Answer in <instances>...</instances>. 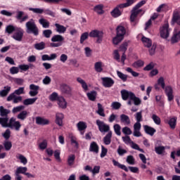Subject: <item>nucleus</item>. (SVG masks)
<instances>
[{"label": "nucleus", "instance_id": "obj_7", "mask_svg": "<svg viewBox=\"0 0 180 180\" xmlns=\"http://www.w3.org/2000/svg\"><path fill=\"white\" fill-rule=\"evenodd\" d=\"M117 35L124 39V36H130V30L122 25H118L116 28Z\"/></svg>", "mask_w": 180, "mask_h": 180}, {"label": "nucleus", "instance_id": "obj_16", "mask_svg": "<svg viewBox=\"0 0 180 180\" xmlns=\"http://www.w3.org/2000/svg\"><path fill=\"white\" fill-rule=\"evenodd\" d=\"M60 90L63 94H65L66 95H71L72 92L71 86L66 84H63L60 85Z\"/></svg>", "mask_w": 180, "mask_h": 180}, {"label": "nucleus", "instance_id": "obj_28", "mask_svg": "<svg viewBox=\"0 0 180 180\" xmlns=\"http://www.w3.org/2000/svg\"><path fill=\"white\" fill-rule=\"evenodd\" d=\"M112 163L115 167H118L120 169H123L125 172H129V169L126 165L120 164L119 162L116 161L115 160H112Z\"/></svg>", "mask_w": 180, "mask_h": 180}, {"label": "nucleus", "instance_id": "obj_30", "mask_svg": "<svg viewBox=\"0 0 180 180\" xmlns=\"http://www.w3.org/2000/svg\"><path fill=\"white\" fill-rule=\"evenodd\" d=\"M96 95H98V93L96 91H92L90 93H87V98H89V101L95 102L96 101Z\"/></svg>", "mask_w": 180, "mask_h": 180}, {"label": "nucleus", "instance_id": "obj_56", "mask_svg": "<svg viewBox=\"0 0 180 180\" xmlns=\"http://www.w3.org/2000/svg\"><path fill=\"white\" fill-rule=\"evenodd\" d=\"M2 136L5 140L8 141V139H11V129H7L3 134Z\"/></svg>", "mask_w": 180, "mask_h": 180}, {"label": "nucleus", "instance_id": "obj_44", "mask_svg": "<svg viewBox=\"0 0 180 180\" xmlns=\"http://www.w3.org/2000/svg\"><path fill=\"white\" fill-rule=\"evenodd\" d=\"M3 146L6 151H10L11 148H12V142L11 141H6L4 142Z\"/></svg>", "mask_w": 180, "mask_h": 180}, {"label": "nucleus", "instance_id": "obj_42", "mask_svg": "<svg viewBox=\"0 0 180 180\" xmlns=\"http://www.w3.org/2000/svg\"><path fill=\"white\" fill-rule=\"evenodd\" d=\"M16 28L15 26L12 25H9L6 27V33H8V34H12L13 32H16Z\"/></svg>", "mask_w": 180, "mask_h": 180}, {"label": "nucleus", "instance_id": "obj_10", "mask_svg": "<svg viewBox=\"0 0 180 180\" xmlns=\"http://www.w3.org/2000/svg\"><path fill=\"white\" fill-rule=\"evenodd\" d=\"M23 30L21 28H16L15 32L13 34L12 37L17 41H22L23 39Z\"/></svg>", "mask_w": 180, "mask_h": 180}, {"label": "nucleus", "instance_id": "obj_11", "mask_svg": "<svg viewBox=\"0 0 180 180\" xmlns=\"http://www.w3.org/2000/svg\"><path fill=\"white\" fill-rule=\"evenodd\" d=\"M63 120H64V114L63 112H56L55 116V123L60 127H63Z\"/></svg>", "mask_w": 180, "mask_h": 180}, {"label": "nucleus", "instance_id": "obj_22", "mask_svg": "<svg viewBox=\"0 0 180 180\" xmlns=\"http://www.w3.org/2000/svg\"><path fill=\"white\" fill-rule=\"evenodd\" d=\"M120 122L121 123H123L125 124V126H129L130 124V117L128 115H126L125 114H122L120 115Z\"/></svg>", "mask_w": 180, "mask_h": 180}, {"label": "nucleus", "instance_id": "obj_9", "mask_svg": "<svg viewBox=\"0 0 180 180\" xmlns=\"http://www.w3.org/2000/svg\"><path fill=\"white\" fill-rule=\"evenodd\" d=\"M171 23H172V25H175V23H176V25L180 26V11H179V10L175 9L173 11Z\"/></svg>", "mask_w": 180, "mask_h": 180}, {"label": "nucleus", "instance_id": "obj_47", "mask_svg": "<svg viewBox=\"0 0 180 180\" xmlns=\"http://www.w3.org/2000/svg\"><path fill=\"white\" fill-rule=\"evenodd\" d=\"M88 37H89V33L86 32L82 33L80 37V44H84V41H85V40H87Z\"/></svg>", "mask_w": 180, "mask_h": 180}, {"label": "nucleus", "instance_id": "obj_41", "mask_svg": "<svg viewBox=\"0 0 180 180\" xmlns=\"http://www.w3.org/2000/svg\"><path fill=\"white\" fill-rule=\"evenodd\" d=\"M143 66H144V61L141 60H138L135 61L134 63H132V67H134V68H141V67H143Z\"/></svg>", "mask_w": 180, "mask_h": 180}, {"label": "nucleus", "instance_id": "obj_6", "mask_svg": "<svg viewBox=\"0 0 180 180\" xmlns=\"http://www.w3.org/2000/svg\"><path fill=\"white\" fill-rule=\"evenodd\" d=\"M89 37L96 38V43H102L103 32L98 30H91L89 32Z\"/></svg>", "mask_w": 180, "mask_h": 180}, {"label": "nucleus", "instance_id": "obj_35", "mask_svg": "<svg viewBox=\"0 0 180 180\" xmlns=\"http://www.w3.org/2000/svg\"><path fill=\"white\" fill-rule=\"evenodd\" d=\"M39 23H40L44 29H49V27H50V22L44 18L39 19Z\"/></svg>", "mask_w": 180, "mask_h": 180}, {"label": "nucleus", "instance_id": "obj_58", "mask_svg": "<svg viewBox=\"0 0 180 180\" xmlns=\"http://www.w3.org/2000/svg\"><path fill=\"white\" fill-rule=\"evenodd\" d=\"M17 158H18L19 160H20L21 164H23L24 165H26L27 164V159L23 155H18V157L17 156Z\"/></svg>", "mask_w": 180, "mask_h": 180}, {"label": "nucleus", "instance_id": "obj_38", "mask_svg": "<svg viewBox=\"0 0 180 180\" xmlns=\"http://www.w3.org/2000/svg\"><path fill=\"white\" fill-rule=\"evenodd\" d=\"M37 101V98H27L23 101V105L25 106H28V105H33L34 102Z\"/></svg>", "mask_w": 180, "mask_h": 180}, {"label": "nucleus", "instance_id": "obj_29", "mask_svg": "<svg viewBox=\"0 0 180 180\" xmlns=\"http://www.w3.org/2000/svg\"><path fill=\"white\" fill-rule=\"evenodd\" d=\"M97 106H98V110H97L98 115H99V116H102V117H105L106 115H105V109H103V106L102 105V104L98 103L97 104Z\"/></svg>", "mask_w": 180, "mask_h": 180}, {"label": "nucleus", "instance_id": "obj_50", "mask_svg": "<svg viewBox=\"0 0 180 180\" xmlns=\"http://www.w3.org/2000/svg\"><path fill=\"white\" fill-rule=\"evenodd\" d=\"M122 127L119 125V124H115L114 125V131L117 136H122V132L120 131Z\"/></svg>", "mask_w": 180, "mask_h": 180}, {"label": "nucleus", "instance_id": "obj_13", "mask_svg": "<svg viewBox=\"0 0 180 180\" xmlns=\"http://www.w3.org/2000/svg\"><path fill=\"white\" fill-rule=\"evenodd\" d=\"M11 101H13V103H19V102H22V98L20 96H16L15 94H11L7 97V102H11Z\"/></svg>", "mask_w": 180, "mask_h": 180}, {"label": "nucleus", "instance_id": "obj_34", "mask_svg": "<svg viewBox=\"0 0 180 180\" xmlns=\"http://www.w3.org/2000/svg\"><path fill=\"white\" fill-rule=\"evenodd\" d=\"M176 120H177V118L176 117H174L172 118H170L168 121L169 126L173 130H174V129H175V127H176Z\"/></svg>", "mask_w": 180, "mask_h": 180}, {"label": "nucleus", "instance_id": "obj_37", "mask_svg": "<svg viewBox=\"0 0 180 180\" xmlns=\"http://www.w3.org/2000/svg\"><path fill=\"white\" fill-rule=\"evenodd\" d=\"M55 26L58 33H65V32L67 31V28L64 27V25L56 23L55 24Z\"/></svg>", "mask_w": 180, "mask_h": 180}, {"label": "nucleus", "instance_id": "obj_18", "mask_svg": "<svg viewBox=\"0 0 180 180\" xmlns=\"http://www.w3.org/2000/svg\"><path fill=\"white\" fill-rule=\"evenodd\" d=\"M89 151L90 153H94V154L99 153V146H98V143L96 142L93 141L91 143Z\"/></svg>", "mask_w": 180, "mask_h": 180}, {"label": "nucleus", "instance_id": "obj_1", "mask_svg": "<svg viewBox=\"0 0 180 180\" xmlns=\"http://www.w3.org/2000/svg\"><path fill=\"white\" fill-rule=\"evenodd\" d=\"M0 124H1L2 127L14 128L16 131H19L20 127H22L20 122L16 121L15 117H11L10 120L9 118H0Z\"/></svg>", "mask_w": 180, "mask_h": 180}, {"label": "nucleus", "instance_id": "obj_43", "mask_svg": "<svg viewBox=\"0 0 180 180\" xmlns=\"http://www.w3.org/2000/svg\"><path fill=\"white\" fill-rule=\"evenodd\" d=\"M77 127L79 131H83L86 129L87 126H86V124H85V122L80 121L77 123Z\"/></svg>", "mask_w": 180, "mask_h": 180}, {"label": "nucleus", "instance_id": "obj_15", "mask_svg": "<svg viewBox=\"0 0 180 180\" xmlns=\"http://www.w3.org/2000/svg\"><path fill=\"white\" fill-rule=\"evenodd\" d=\"M134 95V93L131 91H129L126 89H123L121 91V96L123 101H127V99H131V96Z\"/></svg>", "mask_w": 180, "mask_h": 180}, {"label": "nucleus", "instance_id": "obj_19", "mask_svg": "<svg viewBox=\"0 0 180 180\" xmlns=\"http://www.w3.org/2000/svg\"><path fill=\"white\" fill-rule=\"evenodd\" d=\"M27 172V167H19L17 168L15 171V178H18V176H22L20 174H22L23 175L26 174V172Z\"/></svg>", "mask_w": 180, "mask_h": 180}, {"label": "nucleus", "instance_id": "obj_51", "mask_svg": "<svg viewBox=\"0 0 180 180\" xmlns=\"http://www.w3.org/2000/svg\"><path fill=\"white\" fill-rule=\"evenodd\" d=\"M22 110H25V106L19 105L17 107H14L12 110V112L13 113H19V112H22Z\"/></svg>", "mask_w": 180, "mask_h": 180}, {"label": "nucleus", "instance_id": "obj_40", "mask_svg": "<svg viewBox=\"0 0 180 180\" xmlns=\"http://www.w3.org/2000/svg\"><path fill=\"white\" fill-rule=\"evenodd\" d=\"M94 70L96 72H102L103 71V68H102V62H96L94 64Z\"/></svg>", "mask_w": 180, "mask_h": 180}, {"label": "nucleus", "instance_id": "obj_12", "mask_svg": "<svg viewBox=\"0 0 180 180\" xmlns=\"http://www.w3.org/2000/svg\"><path fill=\"white\" fill-rule=\"evenodd\" d=\"M101 81H103V85L105 88H110L115 84V81L110 77H102Z\"/></svg>", "mask_w": 180, "mask_h": 180}, {"label": "nucleus", "instance_id": "obj_52", "mask_svg": "<svg viewBox=\"0 0 180 180\" xmlns=\"http://www.w3.org/2000/svg\"><path fill=\"white\" fill-rule=\"evenodd\" d=\"M123 39L122 37H120L119 35H116L113 39H112V43L113 44L117 45L119 43H120Z\"/></svg>", "mask_w": 180, "mask_h": 180}, {"label": "nucleus", "instance_id": "obj_27", "mask_svg": "<svg viewBox=\"0 0 180 180\" xmlns=\"http://www.w3.org/2000/svg\"><path fill=\"white\" fill-rule=\"evenodd\" d=\"M77 82L82 85V89H84V92H86L88 91V84H86V82L85 80L82 79L81 77L77 78Z\"/></svg>", "mask_w": 180, "mask_h": 180}, {"label": "nucleus", "instance_id": "obj_46", "mask_svg": "<svg viewBox=\"0 0 180 180\" xmlns=\"http://www.w3.org/2000/svg\"><path fill=\"white\" fill-rule=\"evenodd\" d=\"M134 4V0H127L126 3L120 4L121 8H129V6H131Z\"/></svg>", "mask_w": 180, "mask_h": 180}, {"label": "nucleus", "instance_id": "obj_63", "mask_svg": "<svg viewBox=\"0 0 180 180\" xmlns=\"http://www.w3.org/2000/svg\"><path fill=\"white\" fill-rule=\"evenodd\" d=\"M29 11H31L32 12H34V13H39L41 14L44 12V10L42 8H30Z\"/></svg>", "mask_w": 180, "mask_h": 180}, {"label": "nucleus", "instance_id": "obj_23", "mask_svg": "<svg viewBox=\"0 0 180 180\" xmlns=\"http://www.w3.org/2000/svg\"><path fill=\"white\" fill-rule=\"evenodd\" d=\"M143 129H144L145 133H146V134H149V136H153L157 131V130H155V129H154L153 127H151L148 125H144Z\"/></svg>", "mask_w": 180, "mask_h": 180}, {"label": "nucleus", "instance_id": "obj_17", "mask_svg": "<svg viewBox=\"0 0 180 180\" xmlns=\"http://www.w3.org/2000/svg\"><path fill=\"white\" fill-rule=\"evenodd\" d=\"M11 113V110L6 109L4 106H0V119H9L8 115Z\"/></svg>", "mask_w": 180, "mask_h": 180}, {"label": "nucleus", "instance_id": "obj_60", "mask_svg": "<svg viewBox=\"0 0 180 180\" xmlns=\"http://www.w3.org/2000/svg\"><path fill=\"white\" fill-rule=\"evenodd\" d=\"M122 133L126 134V136H130L133 131H131V129L129 127H125L122 128Z\"/></svg>", "mask_w": 180, "mask_h": 180}, {"label": "nucleus", "instance_id": "obj_55", "mask_svg": "<svg viewBox=\"0 0 180 180\" xmlns=\"http://www.w3.org/2000/svg\"><path fill=\"white\" fill-rule=\"evenodd\" d=\"M58 98H60V97H58V94H57L56 92L52 93L49 96V99L50 101H51V102L58 101Z\"/></svg>", "mask_w": 180, "mask_h": 180}, {"label": "nucleus", "instance_id": "obj_49", "mask_svg": "<svg viewBox=\"0 0 180 180\" xmlns=\"http://www.w3.org/2000/svg\"><path fill=\"white\" fill-rule=\"evenodd\" d=\"M117 77H119L120 78V79H122V81H123V82H126V81H127V75L123 74V72L117 70Z\"/></svg>", "mask_w": 180, "mask_h": 180}, {"label": "nucleus", "instance_id": "obj_3", "mask_svg": "<svg viewBox=\"0 0 180 180\" xmlns=\"http://www.w3.org/2000/svg\"><path fill=\"white\" fill-rule=\"evenodd\" d=\"M158 85L161 86L162 89H165V94L166 96H167L168 102H172L174 101V89L171 86H165V81L164 80V77H160L158 79Z\"/></svg>", "mask_w": 180, "mask_h": 180}, {"label": "nucleus", "instance_id": "obj_21", "mask_svg": "<svg viewBox=\"0 0 180 180\" xmlns=\"http://www.w3.org/2000/svg\"><path fill=\"white\" fill-rule=\"evenodd\" d=\"M36 123H37V124H39L41 126H46V124H49V123H50V121H49V120L44 119L41 117H36Z\"/></svg>", "mask_w": 180, "mask_h": 180}, {"label": "nucleus", "instance_id": "obj_25", "mask_svg": "<svg viewBox=\"0 0 180 180\" xmlns=\"http://www.w3.org/2000/svg\"><path fill=\"white\" fill-rule=\"evenodd\" d=\"M9 92H11V86H4V89L0 91V97L5 98L6 96H8Z\"/></svg>", "mask_w": 180, "mask_h": 180}, {"label": "nucleus", "instance_id": "obj_57", "mask_svg": "<svg viewBox=\"0 0 180 180\" xmlns=\"http://www.w3.org/2000/svg\"><path fill=\"white\" fill-rule=\"evenodd\" d=\"M154 67H155V64L153 62H150L143 68V71H151Z\"/></svg>", "mask_w": 180, "mask_h": 180}, {"label": "nucleus", "instance_id": "obj_59", "mask_svg": "<svg viewBox=\"0 0 180 180\" xmlns=\"http://www.w3.org/2000/svg\"><path fill=\"white\" fill-rule=\"evenodd\" d=\"M30 67H33V65H20L18 66V68H20V70H21L22 71H27L29 68H30Z\"/></svg>", "mask_w": 180, "mask_h": 180}, {"label": "nucleus", "instance_id": "obj_54", "mask_svg": "<svg viewBox=\"0 0 180 180\" xmlns=\"http://www.w3.org/2000/svg\"><path fill=\"white\" fill-rule=\"evenodd\" d=\"M152 119L154 123H155V124H158V125L161 124V118H160V117H158L157 115L153 114L152 115Z\"/></svg>", "mask_w": 180, "mask_h": 180}, {"label": "nucleus", "instance_id": "obj_20", "mask_svg": "<svg viewBox=\"0 0 180 180\" xmlns=\"http://www.w3.org/2000/svg\"><path fill=\"white\" fill-rule=\"evenodd\" d=\"M103 141L105 146H109L112 143V131L108 132V134L103 137Z\"/></svg>", "mask_w": 180, "mask_h": 180}, {"label": "nucleus", "instance_id": "obj_48", "mask_svg": "<svg viewBox=\"0 0 180 180\" xmlns=\"http://www.w3.org/2000/svg\"><path fill=\"white\" fill-rule=\"evenodd\" d=\"M34 48L36 49V50H44V49H46V44L43 41L35 44Z\"/></svg>", "mask_w": 180, "mask_h": 180}, {"label": "nucleus", "instance_id": "obj_61", "mask_svg": "<svg viewBox=\"0 0 180 180\" xmlns=\"http://www.w3.org/2000/svg\"><path fill=\"white\" fill-rule=\"evenodd\" d=\"M126 71H127V72H129L130 74H131L132 77H139V75H140V74H139V72H134V71L133 70V69H131V68H127L126 69Z\"/></svg>", "mask_w": 180, "mask_h": 180}, {"label": "nucleus", "instance_id": "obj_39", "mask_svg": "<svg viewBox=\"0 0 180 180\" xmlns=\"http://www.w3.org/2000/svg\"><path fill=\"white\" fill-rule=\"evenodd\" d=\"M156 154L161 155L165 153V146H156L155 147Z\"/></svg>", "mask_w": 180, "mask_h": 180}, {"label": "nucleus", "instance_id": "obj_64", "mask_svg": "<svg viewBox=\"0 0 180 180\" xmlns=\"http://www.w3.org/2000/svg\"><path fill=\"white\" fill-rule=\"evenodd\" d=\"M39 148L40 150H46L47 148V141L44 140L41 143H39Z\"/></svg>", "mask_w": 180, "mask_h": 180}, {"label": "nucleus", "instance_id": "obj_5", "mask_svg": "<svg viewBox=\"0 0 180 180\" xmlns=\"http://www.w3.org/2000/svg\"><path fill=\"white\" fill-rule=\"evenodd\" d=\"M96 124L98 126V130L101 131V133H109V131H110V126L105 123V122L97 120L96 121Z\"/></svg>", "mask_w": 180, "mask_h": 180}, {"label": "nucleus", "instance_id": "obj_26", "mask_svg": "<svg viewBox=\"0 0 180 180\" xmlns=\"http://www.w3.org/2000/svg\"><path fill=\"white\" fill-rule=\"evenodd\" d=\"M141 41L142 43H143L145 47H148V49H150V47L153 46V41H151V39L146 37H142Z\"/></svg>", "mask_w": 180, "mask_h": 180}, {"label": "nucleus", "instance_id": "obj_45", "mask_svg": "<svg viewBox=\"0 0 180 180\" xmlns=\"http://www.w3.org/2000/svg\"><path fill=\"white\" fill-rule=\"evenodd\" d=\"M74 162H75V155H69L68 158V165L72 167V165H74Z\"/></svg>", "mask_w": 180, "mask_h": 180}, {"label": "nucleus", "instance_id": "obj_62", "mask_svg": "<svg viewBox=\"0 0 180 180\" xmlns=\"http://www.w3.org/2000/svg\"><path fill=\"white\" fill-rule=\"evenodd\" d=\"M127 162L130 165H134V162H135L134 157H133V155L127 156Z\"/></svg>", "mask_w": 180, "mask_h": 180}, {"label": "nucleus", "instance_id": "obj_53", "mask_svg": "<svg viewBox=\"0 0 180 180\" xmlns=\"http://www.w3.org/2000/svg\"><path fill=\"white\" fill-rule=\"evenodd\" d=\"M42 34L46 39H50L51 34H53V31L51 30H45L43 31Z\"/></svg>", "mask_w": 180, "mask_h": 180}, {"label": "nucleus", "instance_id": "obj_24", "mask_svg": "<svg viewBox=\"0 0 180 180\" xmlns=\"http://www.w3.org/2000/svg\"><path fill=\"white\" fill-rule=\"evenodd\" d=\"M58 105L61 109H65L67 108V101L64 97H60L58 98Z\"/></svg>", "mask_w": 180, "mask_h": 180}, {"label": "nucleus", "instance_id": "obj_31", "mask_svg": "<svg viewBox=\"0 0 180 180\" xmlns=\"http://www.w3.org/2000/svg\"><path fill=\"white\" fill-rule=\"evenodd\" d=\"M94 12H96L98 15H103V5L98 4L97 6H95L94 8Z\"/></svg>", "mask_w": 180, "mask_h": 180}, {"label": "nucleus", "instance_id": "obj_8", "mask_svg": "<svg viewBox=\"0 0 180 180\" xmlns=\"http://www.w3.org/2000/svg\"><path fill=\"white\" fill-rule=\"evenodd\" d=\"M160 37L162 39H168L169 37V24L168 22L164 24L160 28Z\"/></svg>", "mask_w": 180, "mask_h": 180}, {"label": "nucleus", "instance_id": "obj_2", "mask_svg": "<svg viewBox=\"0 0 180 180\" xmlns=\"http://www.w3.org/2000/svg\"><path fill=\"white\" fill-rule=\"evenodd\" d=\"M146 0H142L139 2L131 11L130 20L132 23V26H136L139 23V19H137V16L142 12L143 10L139 9L143 5H146Z\"/></svg>", "mask_w": 180, "mask_h": 180}, {"label": "nucleus", "instance_id": "obj_32", "mask_svg": "<svg viewBox=\"0 0 180 180\" xmlns=\"http://www.w3.org/2000/svg\"><path fill=\"white\" fill-rule=\"evenodd\" d=\"M51 40L53 41V43H56L57 41L58 43H61V41H64V37L60 34H56L54 35Z\"/></svg>", "mask_w": 180, "mask_h": 180}, {"label": "nucleus", "instance_id": "obj_4", "mask_svg": "<svg viewBox=\"0 0 180 180\" xmlns=\"http://www.w3.org/2000/svg\"><path fill=\"white\" fill-rule=\"evenodd\" d=\"M26 32L28 34H33L34 36H39V27L36 25V22L31 18L25 24Z\"/></svg>", "mask_w": 180, "mask_h": 180}, {"label": "nucleus", "instance_id": "obj_14", "mask_svg": "<svg viewBox=\"0 0 180 180\" xmlns=\"http://www.w3.org/2000/svg\"><path fill=\"white\" fill-rule=\"evenodd\" d=\"M124 7H121L120 4L117 6L112 11H111V16L112 18H119V16H122V10Z\"/></svg>", "mask_w": 180, "mask_h": 180}, {"label": "nucleus", "instance_id": "obj_36", "mask_svg": "<svg viewBox=\"0 0 180 180\" xmlns=\"http://www.w3.org/2000/svg\"><path fill=\"white\" fill-rule=\"evenodd\" d=\"M130 101H133L135 106H139V105H141V100L140 99V98L136 96V94H134L131 96Z\"/></svg>", "mask_w": 180, "mask_h": 180}, {"label": "nucleus", "instance_id": "obj_33", "mask_svg": "<svg viewBox=\"0 0 180 180\" xmlns=\"http://www.w3.org/2000/svg\"><path fill=\"white\" fill-rule=\"evenodd\" d=\"M29 115V112H27L26 110L21 111L18 115L17 118L20 120H25Z\"/></svg>", "mask_w": 180, "mask_h": 180}]
</instances>
